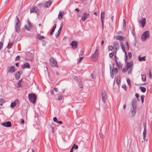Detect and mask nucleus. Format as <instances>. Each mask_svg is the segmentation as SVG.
Returning a JSON list of instances; mask_svg holds the SVG:
<instances>
[{
  "instance_id": "f257e3e1",
  "label": "nucleus",
  "mask_w": 152,
  "mask_h": 152,
  "mask_svg": "<svg viewBox=\"0 0 152 152\" xmlns=\"http://www.w3.org/2000/svg\"><path fill=\"white\" fill-rule=\"evenodd\" d=\"M132 107L131 108L129 113L130 117H133L135 116L137 110V102L135 99H133L132 101Z\"/></svg>"
},
{
  "instance_id": "f03ea898",
  "label": "nucleus",
  "mask_w": 152,
  "mask_h": 152,
  "mask_svg": "<svg viewBox=\"0 0 152 152\" xmlns=\"http://www.w3.org/2000/svg\"><path fill=\"white\" fill-rule=\"evenodd\" d=\"M150 34L148 31H145L142 35L141 39L143 41H145L147 39L150 37Z\"/></svg>"
},
{
  "instance_id": "7ed1b4c3",
  "label": "nucleus",
  "mask_w": 152,
  "mask_h": 152,
  "mask_svg": "<svg viewBox=\"0 0 152 152\" xmlns=\"http://www.w3.org/2000/svg\"><path fill=\"white\" fill-rule=\"evenodd\" d=\"M28 97L30 102L32 103H34L36 101L37 97L36 95L34 94H29Z\"/></svg>"
},
{
  "instance_id": "20e7f679",
  "label": "nucleus",
  "mask_w": 152,
  "mask_h": 152,
  "mask_svg": "<svg viewBox=\"0 0 152 152\" xmlns=\"http://www.w3.org/2000/svg\"><path fill=\"white\" fill-rule=\"evenodd\" d=\"M50 65L52 67H58L57 62L53 58H51L50 59Z\"/></svg>"
},
{
  "instance_id": "39448f33",
  "label": "nucleus",
  "mask_w": 152,
  "mask_h": 152,
  "mask_svg": "<svg viewBox=\"0 0 152 152\" xmlns=\"http://www.w3.org/2000/svg\"><path fill=\"white\" fill-rule=\"evenodd\" d=\"M98 51L97 49H96L94 53L91 55V57L93 59H92L93 61H94V58H95V61L97 60V57L99 55V53L97 52Z\"/></svg>"
},
{
  "instance_id": "423d86ee",
  "label": "nucleus",
  "mask_w": 152,
  "mask_h": 152,
  "mask_svg": "<svg viewBox=\"0 0 152 152\" xmlns=\"http://www.w3.org/2000/svg\"><path fill=\"white\" fill-rule=\"evenodd\" d=\"M102 100L104 103L105 102V100L106 99L107 96L106 95L105 91L103 90L102 93Z\"/></svg>"
},
{
  "instance_id": "0eeeda50",
  "label": "nucleus",
  "mask_w": 152,
  "mask_h": 152,
  "mask_svg": "<svg viewBox=\"0 0 152 152\" xmlns=\"http://www.w3.org/2000/svg\"><path fill=\"white\" fill-rule=\"evenodd\" d=\"M118 71L116 68H114L113 69H112V71H110V75L111 77L113 78L114 77V74H117L118 72Z\"/></svg>"
},
{
  "instance_id": "6e6552de",
  "label": "nucleus",
  "mask_w": 152,
  "mask_h": 152,
  "mask_svg": "<svg viewBox=\"0 0 152 152\" xmlns=\"http://www.w3.org/2000/svg\"><path fill=\"white\" fill-rule=\"evenodd\" d=\"M1 124L2 126L7 127H10L12 126L11 123L10 121H7L4 123H2Z\"/></svg>"
},
{
  "instance_id": "1a4fd4ad",
  "label": "nucleus",
  "mask_w": 152,
  "mask_h": 152,
  "mask_svg": "<svg viewBox=\"0 0 152 152\" xmlns=\"http://www.w3.org/2000/svg\"><path fill=\"white\" fill-rule=\"evenodd\" d=\"M35 12L38 13L39 12V10L36 7H34L30 9V12Z\"/></svg>"
},
{
  "instance_id": "9d476101",
  "label": "nucleus",
  "mask_w": 152,
  "mask_h": 152,
  "mask_svg": "<svg viewBox=\"0 0 152 152\" xmlns=\"http://www.w3.org/2000/svg\"><path fill=\"white\" fill-rule=\"evenodd\" d=\"M140 23L142 27L143 28L146 24V19L145 18H143L140 21Z\"/></svg>"
},
{
  "instance_id": "9b49d317",
  "label": "nucleus",
  "mask_w": 152,
  "mask_h": 152,
  "mask_svg": "<svg viewBox=\"0 0 152 152\" xmlns=\"http://www.w3.org/2000/svg\"><path fill=\"white\" fill-rule=\"evenodd\" d=\"M78 43L75 41H73L71 44V45L73 49H76L77 48Z\"/></svg>"
},
{
  "instance_id": "f8f14e48",
  "label": "nucleus",
  "mask_w": 152,
  "mask_h": 152,
  "mask_svg": "<svg viewBox=\"0 0 152 152\" xmlns=\"http://www.w3.org/2000/svg\"><path fill=\"white\" fill-rule=\"evenodd\" d=\"M28 26L26 25L25 26V28L28 31H29L32 28V26L31 24L29 21H28L27 23Z\"/></svg>"
},
{
  "instance_id": "ddd939ff",
  "label": "nucleus",
  "mask_w": 152,
  "mask_h": 152,
  "mask_svg": "<svg viewBox=\"0 0 152 152\" xmlns=\"http://www.w3.org/2000/svg\"><path fill=\"white\" fill-rule=\"evenodd\" d=\"M22 69H24L25 68H30V65L29 64L26 63H25L23 65L21 66Z\"/></svg>"
},
{
  "instance_id": "4468645a",
  "label": "nucleus",
  "mask_w": 152,
  "mask_h": 152,
  "mask_svg": "<svg viewBox=\"0 0 152 152\" xmlns=\"http://www.w3.org/2000/svg\"><path fill=\"white\" fill-rule=\"evenodd\" d=\"M52 3V2L50 1H47L44 4V7L45 8H47L50 7Z\"/></svg>"
},
{
  "instance_id": "2eb2a0df",
  "label": "nucleus",
  "mask_w": 152,
  "mask_h": 152,
  "mask_svg": "<svg viewBox=\"0 0 152 152\" xmlns=\"http://www.w3.org/2000/svg\"><path fill=\"white\" fill-rule=\"evenodd\" d=\"M14 67H15L14 66L9 67L7 69L8 72L10 73H13L15 71Z\"/></svg>"
},
{
  "instance_id": "dca6fc26",
  "label": "nucleus",
  "mask_w": 152,
  "mask_h": 152,
  "mask_svg": "<svg viewBox=\"0 0 152 152\" xmlns=\"http://www.w3.org/2000/svg\"><path fill=\"white\" fill-rule=\"evenodd\" d=\"M89 15V14H86V13H85L84 14L82 18V20L85 21L88 18Z\"/></svg>"
},
{
  "instance_id": "f3484780",
  "label": "nucleus",
  "mask_w": 152,
  "mask_h": 152,
  "mask_svg": "<svg viewBox=\"0 0 152 152\" xmlns=\"http://www.w3.org/2000/svg\"><path fill=\"white\" fill-rule=\"evenodd\" d=\"M18 102V99H16L14 102L11 103L10 107L12 108L16 106V104Z\"/></svg>"
},
{
  "instance_id": "a211bd4d",
  "label": "nucleus",
  "mask_w": 152,
  "mask_h": 152,
  "mask_svg": "<svg viewBox=\"0 0 152 152\" xmlns=\"http://www.w3.org/2000/svg\"><path fill=\"white\" fill-rule=\"evenodd\" d=\"M15 29L17 32L18 33L20 31V23L18 24L16 23L15 26Z\"/></svg>"
},
{
  "instance_id": "6ab92c4d",
  "label": "nucleus",
  "mask_w": 152,
  "mask_h": 152,
  "mask_svg": "<svg viewBox=\"0 0 152 152\" xmlns=\"http://www.w3.org/2000/svg\"><path fill=\"white\" fill-rule=\"evenodd\" d=\"M104 12H102L101 14V18L102 22V25L103 26L104 21Z\"/></svg>"
},
{
  "instance_id": "aec40b11",
  "label": "nucleus",
  "mask_w": 152,
  "mask_h": 152,
  "mask_svg": "<svg viewBox=\"0 0 152 152\" xmlns=\"http://www.w3.org/2000/svg\"><path fill=\"white\" fill-rule=\"evenodd\" d=\"M115 38L117 39L122 40H124L125 38L124 37L122 36L121 35H118L116 36Z\"/></svg>"
},
{
  "instance_id": "412c9836",
  "label": "nucleus",
  "mask_w": 152,
  "mask_h": 152,
  "mask_svg": "<svg viewBox=\"0 0 152 152\" xmlns=\"http://www.w3.org/2000/svg\"><path fill=\"white\" fill-rule=\"evenodd\" d=\"M133 64V62L132 61H131L129 63H127L126 64V68L127 69H129V68L131 67Z\"/></svg>"
},
{
  "instance_id": "4be33fe9",
  "label": "nucleus",
  "mask_w": 152,
  "mask_h": 152,
  "mask_svg": "<svg viewBox=\"0 0 152 152\" xmlns=\"http://www.w3.org/2000/svg\"><path fill=\"white\" fill-rule=\"evenodd\" d=\"M117 66L119 69H121L122 67V65L120 61H117L116 62Z\"/></svg>"
},
{
  "instance_id": "5701e85b",
  "label": "nucleus",
  "mask_w": 152,
  "mask_h": 152,
  "mask_svg": "<svg viewBox=\"0 0 152 152\" xmlns=\"http://www.w3.org/2000/svg\"><path fill=\"white\" fill-rule=\"evenodd\" d=\"M36 37L39 40H41L45 38L43 36H41L40 34H38L37 35Z\"/></svg>"
},
{
  "instance_id": "b1692460",
  "label": "nucleus",
  "mask_w": 152,
  "mask_h": 152,
  "mask_svg": "<svg viewBox=\"0 0 152 152\" xmlns=\"http://www.w3.org/2000/svg\"><path fill=\"white\" fill-rule=\"evenodd\" d=\"M120 45L122 49V50L124 52L125 55L127 54L126 53V51L125 49V48L124 46L123 43L122 42H121L120 43Z\"/></svg>"
},
{
  "instance_id": "393cba45",
  "label": "nucleus",
  "mask_w": 152,
  "mask_h": 152,
  "mask_svg": "<svg viewBox=\"0 0 152 152\" xmlns=\"http://www.w3.org/2000/svg\"><path fill=\"white\" fill-rule=\"evenodd\" d=\"M20 74L19 71L17 72L15 75V79L17 80H18L20 78Z\"/></svg>"
},
{
  "instance_id": "a878e982",
  "label": "nucleus",
  "mask_w": 152,
  "mask_h": 152,
  "mask_svg": "<svg viewBox=\"0 0 152 152\" xmlns=\"http://www.w3.org/2000/svg\"><path fill=\"white\" fill-rule=\"evenodd\" d=\"M114 47L115 49H119V45L118 43H116V42H114Z\"/></svg>"
},
{
  "instance_id": "bb28decb",
  "label": "nucleus",
  "mask_w": 152,
  "mask_h": 152,
  "mask_svg": "<svg viewBox=\"0 0 152 152\" xmlns=\"http://www.w3.org/2000/svg\"><path fill=\"white\" fill-rule=\"evenodd\" d=\"M145 56H144L142 57L139 56L138 57V60L140 61H145Z\"/></svg>"
},
{
  "instance_id": "cd10ccee",
  "label": "nucleus",
  "mask_w": 152,
  "mask_h": 152,
  "mask_svg": "<svg viewBox=\"0 0 152 152\" xmlns=\"http://www.w3.org/2000/svg\"><path fill=\"white\" fill-rule=\"evenodd\" d=\"M140 90L143 93H144L146 91V88H145L143 87L142 86H140Z\"/></svg>"
},
{
  "instance_id": "c85d7f7f",
  "label": "nucleus",
  "mask_w": 152,
  "mask_h": 152,
  "mask_svg": "<svg viewBox=\"0 0 152 152\" xmlns=\"http://www.w3.org/2000/svg\"><path fill=\"white\" fill-rule=\"evenodd\" d=\"M5 103V100L3 98L0 99V105L2 106L3 104Z\"/></svg>"
},
{
  "instance_id": "c756f323",
  "label": "nucleus",
  "mask_w": 152,
  "mask_h": 152,
  "mask_svg": "<svg viewBox=\"0 0 152 152\" xmlns=\"http://www.w3.org/2000/svg\"><path fill=\"white\" fill-rule=\"evenodd\" d=\"M146 129H144L143 134V138L144 139L145 138V136L146 135Z\"/></svg>"
},
{
  "instance_id": "7c9ffc66",
  "label": "nucleus",
  "mask_w": 152,
  "mask_h": 152,
  "mask_svg": "<svg viewBox=\"0 0 152 152\" xmlns=\"http://www.w3.org/2000/svg\"><path fill=\"white\" fill-rule=\"evenodd\" d=\"M63 14L61 13V12H60L58 15V18L59 20H61L62 18Z\"/></svg>"
},
{
  "instance_id": "2f4dec72",
  "label": "nucleus",
  "mask_w": 152,
  "mask_h": 152,
  "mask_svg": "<svg viewBox=\"0 0 152 152\" xmlns=\"http://www.w3.org/2000/svg\"><path fill=\"white\" fill-rule=\"evenodd\" d=\"M116 82L118 84L120 82V79L119 77L117 78L116 80Z\"/></svg>"
},
{
  "instance_id": "473e14b6",
  "label": "nucleus",
  "mask_w": 152,
  "mask_h": 152,
  "mask_svg": "<svg viewBox=\"0 0 152 152\" xmlns=\"http://www.w3.org/2000/svg\"><path fill=\"white\" fill-rule=\"evenodd\" d=\"M123 27L124 30L126 31V22H123Z\"/></svg>"
},
{
  "instance_id": "72a5a7b5",
  "label": "nucleus",
  "mask_w": 152,
  "mask_h": 152,
  "mask_svg": "<svg viewBox=\"0 0 152 152\" xmlns=\"http://www.w3.org/2000/svg\"><path fill=\"white\" fill-rule=\"evenodd\" d=\"M144 97H145V96L143 95H142L141 96V101H142V103H143Z\"/></svg>"
},
{
  "instance_id": "f704fd0d",
  "label": "nucleus",
  "mask_w": 152,
  "mask_h": 152,
  "mask_svg": "<svg viewBox=\"0 0 152 152\" xmlns=\"http://www.w3.org/2000/svg\"><path fill=\"white\" fill-rule=\"evenodd\" d=\"M72 147H73V148L75 149H77L78 148V146L77 145H76L75 144Z\"/></svg>"
},
{
  "instance_id": "c9c22d12",
  "label": "nucleus",
  "mask_w": 152,
  "mask_h": 152,
  "mask_svg": "<svg viewBox=\"0 0 152 152\" xmlns=\"http://www.w3.org/2000/svg\"><path fill=\"white\" fill-rule=\"evenodd\" d=\"M125 62L127 64L128 62V56L127 54L125 55Z\"/></svg>"
},
{
  "instance_id": "e433bc0d",
  "label": "nucleus",
  "mask_w": 152,
  "mask_h": 152,
  "mask_svg": "<svg viewBox=\"0 0 152 152\" xmlns=\"http://www.w3.org/2000/svg\"><path fill=\"white\" fill-rule=\"evenodd\" d=\"M145 77H146L145 76L143 75H142V80L143 81H145V80H146Z\"/></svg>"
},
{
  "instance_id": "4c0bfd02",
  "label": "nucleus",
  "mask_w": 152,
  "mask_h": 152,
  "mask_svg": "<svg viewBox=\"0 0 152 152\" xmlns=\"http://www.w3.org/2000/svg\"><path fill=\"white\" fill-rule=\"evenodd\" d=\"M62 28V25H61L58 31V33H60V34L61 33V32Z\"/></svg>"
},
{
  "instance_id": "58836bf2",
  "label": "nucleus",
  "mask_w": 152,
  "mask_h": 152,
  "mask_svg": "<svg viewBox=\"0 0 152 152\" xmlns=\"http://www.w3.org/2000/svg\"><path fill=\"white\" fill-rule=\"evenodd\" d=\"M42 44L43 46H45V45L46 44V41L44 40H42Z\"/></svg>"
},
{
  "instance_id": "ea45409f",
  "label": "nucleus",
  "mask_w": 152,
  "mask_h": 152,
  "mask_svg": "<svg viewBox=\"0 0 152 152\" xmlns=\"http://www.w3.org/2000/svg\"><path fill=\"white\" fill-rule=\"evenodd\" d=\"M16 20H17L16 23H17V24L20 23V20L18 18L17 16H16Z\"/></svg>"
},
{
  "instance_id": "a19ab883",
  "label": "nucleus",
  "mask_w": 152,
  "mask_h": 152,
  "mask_svg": "<svg viewBox=\"0 0 152 152\" xmlns=\"http://www.w3.org/2000/svg\"><path fill=\"white\" fill-rule=\"evenodd\" d=\"M113 48V47L112 46H109L108 47V50H112Z\"/></svg>"
},
{
  "instance_id": "79ce46f5",
  "label": "nucleus",
  "mask_w": 152,
  "mask_h": 152,
  "mask_svg": "<svg viewBox=\"0 0 152 152\" xmlns=\"http://www.w3.org/2000/svg\"><path fill=\"white\" fill-rule=\"evenodd\" d=\"M128 69H127V68L125 69V68H123V69L122 70V72L123 73H125L127 71Z\"/></svg>"
},
{
  "instance_id": "37998d69",
  "label": "nucleus",
  "mask_w": 152,
  "mask_h": 152,
  "mask_svg": "<svg viewBox=\"0 0 152 152\" xmlns=\"http://www.w3.org/2000/svg\"><path fill=\"white\" fill-rule=\"evenodd\" d=\"M125 44H126V46H127V48L128 50H129V45L128 44V41H126V42Z\"/></svg>"
},
{
  "instance_id": "c03bdc74",
  "label": "nucleus",
  "mask_w": 152,
  "mask_h": 152,
  "mask_svg": "<svg viewBox=\"0 0 152 152\" xmlns=\"http://www.w3.org/2000/svg\"><path fill=\"white\" fill-rule=\"evenodd\" d=\"M53 121L54 122L57 123V121H58V120L57 118L56 117H54L53 118Z\"/></svg>"
},
{
  "instance_id": "a18cd8bd",
  "label": "nucleus",
  "mask_w": 152,
  "mask_h": 152,
  "mask_svg": "<svg viewBox=\"0 0 152 152\" xmlns=\"http://www.w3.org/2000/svg\"><path fill=\"white\" fill-rule=\"evenodd\" d=\"M127 82L129 86L131 85V82L129 79H128L127 80Z\"/></svg>"
},
{
  "instance_id": "49530a36",
  "label": "nucleus",
  "mask_w": 152,
  "mask_h": 152,
  "mask_svg": "<svg viewBox=\"0 0 152 152\" xmlns=\"http://www.w3.org/2000/svg\"><path fill=\"white\" fill-rule=\"evenodd\" d=\"M54 31H55L54 29H52L51 30L50 33V35H52L53 34V33Z\"/></svg>"
},
{
  "instance_id": "de8ad7c7",
  "label": "nucleus",
  "mask_w": 152,
  "mask_h": 152,
  "mask_svg": "<svg viewBox=\"0 0 152 152\" xmlns=\"http://www.w3.org/2000/svg\"><path fill=\"white\" fill-rule=\"evenodd\" d=\"M143 125L144 127V129H146V124L145 122H143Z\"/></svg>"
},
{
  "instance_id": "09e8293b",
  "label": "nucleus",
  "mask_w": 152,
  "mask_h": 152,
  "mask_svg": "<svg viewBox=\"0 0 152 152\" xmlns=\"http://www.w3.org/2000/svg\"><path fill=\"white\" fill-rule=\"evenodd\" d=\"M114 53H113V52L110 53L109 54V56L110 58H112L114 55Z\"/></svg>"
},
{
  "instance_id": "8fccbe9b",
  "label": "nucleus",
  "mask_w": 152,
  "mask_h": 152,
  "mask_svg": "<svg viewBox=\"0 0 152 152\" xmlns=\"http://www.w3.org/2000/svg\"><path fill=\"white\" fill-rule=\"evenodd\" d=\"M132 68H130L128 72V74H130L132 72Z\"/></svg>"
},
{
  "instance_id": "3c124183",
  "label": "nucleus",
  "mask_w": 152,
  "mask_h": 152,
  "mask_svg": "<svg viewBox=\"0 0 152 152\" xmlns=\"http://www.w3.org/2000/svg\"><path fill=\"white\" fill-rule=\"evenodd\" d=\"M136 97L137 98V100L139 99V95L137 93H136L135 94Z\"/></svg>"
},
{
  "instance_id": "603ef678",
  "label": "nucleus",
  "mask_w": 152,
  "mask_h": 152,
  "mask_svg": "<svg viewBox=\"0 0 152 152\" xmlns=\"http://www.w3.org/2000/svg\"><path fill=\"white\" fill-rule=\"evenodd\" d=\"M115 57V62H117L118 61L117 60L118 59V57H117L116 56V55H115L114 56Z\"/></svg>"
},
{
  "instance_id": "864d4df0",
  "label": "nucleus",
  "mask_w": 152,
  "mask_h": 152,
  "mask_svg": "<svg viewBox=\"0 0 152 152\" xmlns=\"http://www.w3.org/2000/svg\"><path fill=\"white\" fill-rule=\"evenodd\" d=\"M128 56H129V58H131V57H132V53H131L130 52H129L128 53Z\"/></svg>"
},
{
  "instance_id": "5fc2aeb1",
  "label": "nucleus",
  "mask_w": 152,
  "mask_h": 152,
  "mask_svg": "<svg viewBox=\"0 0 152 152\" xmlns=\"http://www.w3.org/2000/svg\"><path fill=\"white\" fill-rule=\"evenodd\" d=\"M20 57L19 56H17L15 58V60L16 61H17V60H18L20 59Z\"/></svg>"
},
{
  "instance_id": "6e6d98bb",
  "label": "nucleus",
  "mask_w": 152,
  "mask_h": 152,
  "mask_svg": "<svg viewBox=\"0 0 152 152\" xmlns=\"http://www.w3.org/2000/svg\"><path fill=\"white\" fill-rule=\"evenodd\" d=\"M79 87L80 88H82L83 86V85L81 84V83H79Z\"/></svg>"
},
{
  "instance_id": "4d7b16f0",
  "label": "nucleus",
  "mask_w": 152,
  "mask_h": 152,
  "mask_svg": "<svg viewBox=\"0 0 152 152\" xmlns=\"http://www.w3.org/2000/svg\"><path fill=\"white\" fill-rule=\"evenodd\" d=\"M99 134L101 138H104V136L103 134Z\"/></svg>"
},
{
  "instance_id": "13d9d810",
  "label": "nucleus",
  "mask_w": 152,
  "mask_h": 152,
  "mask_svg": "<svg viewBox=\"0 0 152 152\" xmlns=\"http://www.w3.org/2000/svg\"><path fill=\"white\" fill-rule=\"evenodd\" d=\"M60 33H58V32H56L55 34V36L56 37H58L59 34Z\"/></svg>"
},
{
  "instance_id": "bf43d9fd",
  "label": "nucleus",
  "mask_w": 152,
  "mask_h": 152,
  "mask_svg": "<svg viewBox=\"0 0 152 152\" xmlns=\"http://www.w3.org/2000/svg\"><path fill=\"white\" fill-rule=\"evenodd\" d=\"M3 45V43L1 42H0V50L1 49V48Z\"/></svg>"
},
{
  "instance_id": "052dcab7",
  "label": "nucleus",
  "mask_w": 152,
  "mask_h": 152,
  "mask_svg": "<svg viewBox=\"0 0 152 152\" xmlns=\"http://www.w3.org/2000/svg\"><path fill=\"white\" fill-rule=\"evenodd\" d=\"M118 49H114V53L115 54V55H116V53H117V52L118 51Z\"/></svg>"
},
{
  "instance_id": "680f3d73",
  "label": "nucleus",
  "mask_w": 152,
  "mask_h": 152,
  "mask_svg": "<svg viewBox=\"0 0 152 152\" xmlns=\"http://www.w3.org/2000/svg\"><path fill=\"white\" fill-rule=\"evenodd\" d=\"M62 96L61 95L60 96H59V97H58V100H62Z\"/></svg>"
},
{
  "instance_id": "e2e57ef3",
  "label": "nucleus",
  "mask_w": 152,
  "mask_h": 152,
  "mask_svg": "<svg viewBox=\"0 0 152 152\" xmlns=\"http://www.w3.org/2000/svg\"><path fill=\"white\" fill-rule=\"evenodd\" d=\"M122 87L124 88L125 90H126V86L125 85H123L122 86Z\"/></svg>"
},
{
  "instance_id": "0e129e2a",
  "label": "nucleus",
  "mask_w": 152,
  "mask_h": 152,
  "mask_svg": "<svg viewBox=\"0 0 152 152\" xmlns=\"http://www.w3.org/2000/svg\"><path fill=\"white\" fill-rule=\"evenodd\" d=\"M54 89L56 92H58V89L57 88H54Z\"/></svg>"
},
{
  "instance_id": "69168bd1",
  "label": "nucleus",
  "mask_w": 152,
  "mask_h": 152,
  "mask_svg": "<svg viewBox=\"0 0 152 152\" xmlns=\"http://www.w3.org/2000/svg\"><path fill=\"white\" fill-rule=\"evenodd\" d=\"M83 57H80V59L78 61V62H80L81 61L82 59H83Z\"/></svg>"
},
{
  "instance_id": "338daca9",
  "label": "nucleus",
  "mask_w": 152,
  "mask_h": 152,
  "mask_svg": "<svg viewBox=\"0 0 152 152\" xmlns=\"http://www.w3.org/2000/svg\"><path fill=\"white\" fill-rule=\"evenodd\" d=\"M56 24H55L53 26V28L52 29H54V30H55V28H56Z\"/></svg>"
},
{
  "instance_id": "774afa93",
  "label": "nucleus",
  "mask_w": 152,
  "mask_h": 152,
  "mask_svg": "<svg viewBox=\"0 0 152 152\" xmlns=\"http://www.w3.org/2000/svg\"><path fill=\"white\" fill-rule=\"evenodd\" d=\"M57 123H58L61 124H62V122L61 121H58Z\"/></svg>"
}]
</instances>
